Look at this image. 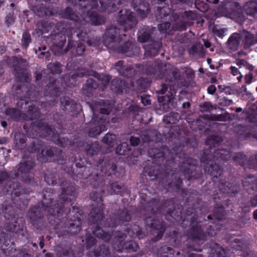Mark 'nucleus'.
Returning a JSON list of instances; mask_svg holds the SVG:
<instances>
[{
	"mask_svg": "<svg viewBox=\"0 0 257 257\" xmlns=\"http://www.w3.org/2000/svg\"><path fill=\"white\" fill-rule=\"evenodd\" d=\"M96 75V72L85 68H80L76 70L75 73L71 76L72 78H75V77H83L87 76H93Z\"/></svg>",
	"mask_w": 257,
	"mask_h": 257,
	"instance_id": "52",
	"label": "nucleus"
},
{
	"mask_svg": "<svg viewBox=\"0 0 257 257\" xmlns=\"http://www.w3.org/2000/svg\"><path fill=\"white\" fill-rule=\"evenodd\" d=\"M138 14L142 18H146L150 11V5L146 1L139 5L138 7L135 10Z\"/></svg>",
	"mask_w": 257,
	"mask_h": 257,
	"instance_id": "51",
	"label": "nucleus"
},
{
	"mask_svg": "<svg viewBox=\"0 0 257 257\" xmlns=\"http://www.w3.org/2000/svg\"><path fill=\"white\" fill-rule=\"evenodd\" d=\"M85 23L82 21H80L79 24H75L76 29L72 32V34L76 36L81 41L86 42L89 36L87 33V30L83 26Z\"/></svg>",
	"mask_w": 257,
	"mask_h": 257,
	"instance_id": "32",
	"label": "nucleus"
},
{
	"mask_svg": "<svg viewBox=\"0 0 257 257\" xmlns=\"http://www.w3.org/2000/svg\"><path fill=\"white\" fill-rule=\"evenodd\" d=\"M63 15L64 18L75 22L76 24H78L80 21H81L77 14L73 11L72 8L69 7L65 9Z\"/></svg>",
	"mask_w": 257,
	"mask_h": 257,
	"instance_id": "55",
	"label": "nucleus"
},
{
	"mask_svg": "<svg viewBox=\"0 0 257 257\" xmlns=\"http://www.w3.org/2000/svg\"><path fill=\"white\" fill-rule=\"evenodd\" d=\"M123 189H124L123 186L117 182H113L109 186L106 187L107 191L110 194H119Z\"/></svg>",
	"mask_w": 257,
	"mask_h": 257,
	"instance_id": "64",
	"label": "nucleus"
},
{
	"mask_svg": "<svg viewBox=\"0 0 257 257\" xmlns=\"http://www.w3.org/2000/svg\"><path fill=\"white\" fill-rule=\"evenodd\" d=\"M122 36L125 37V34H120L119 30L115 26H111L108 28L105 33L104 44L109 47H113L116 43L122 40Z\"/></svg>",
	"mask_w": 257,
	"mask_h": 257,
	"instance_id": "18",
	"label": "nucleus"
},
{
	"mask_svg": "<svg viewBox=\"0 0 257 257\" xmlns=\"http://www.w3.org/2000/svg\"><path fill=\"white\" fill-rule=\"evenodd\" d=\"M186 216L182 222V226L186 227L189 225V229L185 232L186 235L193 240H204L206 233L202 228L201 221H197V215L195 209L192 207L188 208L186 211Z\"/></svg>",
	"mask_w": 257,
	"mask_h": 257,
	"instance_id": "5",
	"label": "nucleus"
},
{
	"mask_svg": "<svg viewBox=\"0 0 257 257\" xmlns=\"http://www.w3.org/2000/svg\"><path fill=\"white\" fill-rule=\"evenodd\" d=\"M43 147V142L38 139H36L31 143L27 148V151L29 153L39 152L42 150Z\"/></svg>",
	"mask_w": 257,
	"mask_h": 257,
	"instance_id": "61",
	"label": "nucleus"
},
{
	"mask_svg": "<svg viewBox=\"0 0 257 257\" xmlns=\"http://www.w3.org/2000/svg\"><path fill=\"white\" fill-rule=\"evenodd\" d=\"M157 32L158 29L156 27L144 26L138 33V40L141 43L146 44L156 38Z\"/></svg>",
	"mask_w": 257,
	"mask_h": 257,
	"instance_id": "20",
	"label": "nucleus"
},
{
	"mask_svg": "<svg viewBox=\"0 0 257 257\" xmlns=\"http://www.w3.org/2000/svg\"><path fill=\"white\" fill-rule=\"evenodd\" d=\"M117 22L120 25L124 26V31L133 29L138 24V21L133 15V13L126 9L121 10L119 12Z\"/></svg>",
	"mask_w": 257,
	"mask_h": 257,
	"instance_id": "16",
	"label": "nucleus"
},
{
	"mask_svg": "<svg viewBox=\"0 0 257 257\" xmlns=\"http://www.w3.org/2000/svg\"><path fill=\"white\" fill-rule=\"evenodd\" d=\"M241 39V33H234L228 39L226 45L231 50H236L240 44Z\"/></svg>",
	"mask_w": 257,
	"mask_h": 257,
	"instance_id": "37",
	"label": "nucleus"
},
{
	"mask_svg": "<svg viewBox=\"0 0 257 257\" xmlns=\"http://www.w3.org/2000/svg\"><path fill=\"white\" fill-rule=\"evenodd\" d=\"M127 232L130 236L135 238L138 237L139 239L143 238L146 236L140 227L136 225H133L132 228L128 229Z\"/></svg>",
	"mask_w": 257,
	"mask_h": 257,
	"instance_id": "58",
	"label": "nucleus"
},
{
	"mask_svg": "<svg viewBox=\"0 0 257 257\" xmlns=\"http://www.w3.org/2000/svg\"><path fill=\"white\" fill-rule=\"evenodd\" d=\"M4 216L7 220L9 221V222L7 223L8 225L7 226L8 230L15 232L20 229V225H17V224L19 221L22 222L23 218L18 217L15 209L12 207L8 206L6 207Z\"/></svg>",
	"mask_w": 257,
	"mask_h": 257,
	"instance_id": "17",
	"label": "nucleus"
},
{
	"mask_svg": "<svg viewBox=\"0 0 257 257\" xmlns=\"http://www.w3.org/2000/svg\"><path fill=\"white\" fill-rule=\"evenodd\" d=\"M213 155L211 154V151L208 149H204L201 154L200 161L201 164H203L206 166L212 162V159H213Z\"/></svg>",
	"mask_w": 257,
	"mask_h": 257,
	"instance_id": "62",
	"label": "nucleus"
},
{
	"mask_svg": "<svg viewBox=\"0 0 257 257\" xmlns=\"http://www.w3.org/2000/svg\"><path fill=\"white\" fill-rule=\"evenodd\" d=\"M90 198L93 202L92 205L94 207L103 208L101 196L98 192L92 191L90 194Z\"/></svg>",
	"mask_w": 257,
	"mask_h": 257,
	"instance_id": "56",
	"label": "nucleus"
},
{
	"mask_svg": "<svg viewBox=\"0 0 257 257\" xmlns=\"http://www.w3.org/2000/svg\"><path fill=\"white\" fill-rule=\"evenodd\" d=\"M66 41V36L63 34H56L54 36V37L53 39V44L56 46V47L61 50V54L63 50L62 49Z\"/></svg>",
	"mask_w": 257,
	"mask_h": 257,
	"instance_id": "60",
	"label": "nucleus"
},
{
	"mask_svg": "<svg viewBox=\"0 0 257 257\" xmlns=\"http://www.w3.org/2000/svg\"><path fill=\"white\" fill-rule=\"evenodd\" d=\"M164 66L163 63L149 62L145 65L138 64L136 67L138 71H142L143 73L150 75L156 79H161L164 75Z\"/></svg>",
	"mask_w": 257,
	"mask_h": 257,
	"instance_id": "13",
	"label": "nucleus"
},
{
	"mask_svg": "<svg viewBox=\"0 0 257 257\" xmlns=\"http://www.w3.org/2000/svg\"><path fill=\"white\" fill-rule=\"evenodd\" d=\"M118 73L122 76L131 77L137 74V71L132 66L125 65L122 68H119Z\"/></svg>",
	"mask_w": 257,
	"mask_h": 257,
	"instance_id": "63",
	"label": "nucleus"
},
{
	"mask_svg": "<svg viewBox=\"0 0 257 257\" xmlns=\"http://www.w3.org/2000/svg\"><path fill=\"white\" fill-rule=\"evenodd\" d=\"M85 50V45L83 43L69 41L66 48L63 49L62 54L66 53L68 51L71 50L72 57H76L82 55Z\"/></svg>",
	"mask_w": 257,
	"mask_h": 257,
	"instance_id": "25",
	"label": "nucleus"
},
{
	"mask_svg": "<svg viewBox=\"0 0 257 257\" xmlns=\"http://www.w3.org/2000/svg\"><path fill=\"white\" fill-rule=\"evenodd\" d=\"M98 85L97 82L93 78H88L86 83L83 85L82 88V93L87 96H89L92 91L97 88Z\"/></svg>",
	"mask_w": 257,
	"mask_h": 257,
	"instance_id": "43",
	"label": "nucleus"
},
{
	"mask_svg": "<svg viewBox=\"0 0 257 257\" xmlns=\"http://www.w3.org/2000/svg\"><path fill=\"white\" fill-rule=\"evenodd\" d=\"M102 171L105 172H108L109 175L114 173L116 169V166L115 163V160L113 159L107 160V159L104 160V162L102 165Z\"/></svg>",
	"mask_w": 257,
	"mask_h": 257,
	"instance_id": "47",
	"label": "nucleus"
},
{
	"mask_svg": "<svg viewBox=\"0 0 257 257\" xmlns=\"http://www.w3.org/2000/svg\"><path fill=\"white\" fill-rule=\"evenodd\" d=\"M72 172L80 177L86 179L90 175L89 168L82 166L80 163H76L75 167H72Z\"/></svg>",
	"mask_w": 257,
	"mask_h": 257,
	"instance_id": "41",
	"label": "nucleus"
},
{
	"mask_svg": "<svg viewBox=\"0 0 257 257\" xmlns=\"http://www.w3.org/2000/svg\"><path fill=\"white\" fill-rule=\"evenodd\" d=\"M19 109H26V113H23V119L32 120L37 119L40 117V110L36 107L32 101H28L25 99L19 100L17 103Z\"/></svg>",
	"mask_w": 257,
	"mask_h": 257,
	"instance_id": "14",
	"label": "nucleus"
},
{
	"mask_svg": "<svg viewBox=\"0 0 257 257\" xmlns=\"http://www.w3.org/2000/svg\"><path fill=\"white\" fill-rule=\"evenodd\" d=\"M165 180L167 182H168V187L174 190L179 189L182 183L180 175L172 171L166 173Z\"/></svg>",
	"mask_w": 257,
	"mask_h": 257,
	"instance_id": "27",
	"label": "nucleus"
},
{
	"mask_svg": "<svg viewBox=\"0 0 257 257\" xmlns=\"http://www.w3.org/2000/svg\"><path fill=\"white\" fill-rule=\"evenodd\" d=\"M162 45V39L160 38H155L144 45L145 55L147 57H152L156 56Z\"/></svg>",
	"mask_w": 257,
	"mask_h": 257,
	"instance_id": "21",
	"label": "nucleus"
},
{
	"mask_svg": "<svg viewBox=\"0 0 257 257\" xmlns=\"http://www.w3.org/2000/svg\"><path fill=\"white\" fill-rule=\"evenodd\" d=\"M45 180L48 184H57L61 185L62 181L64 180L60 177L55 170L48 171L45 175Z\"/></svg>",
	"mask_w": 257,
	"mask_h": 257,
	"instance_id": "38",
	"label": "nucleus"
},
{
	"mask_svg": "<svg viewBox=\"0 0 257 257\" xmlns=\"http://www.w3.org/2000/svg\"><path fill=\"white\" fill-rule=\"evenodd\" d=\"M58 257H75L71 247L69 245L59 244L55 248Z\"/></svg>",
	"mask_w": 257,
	"mask_h": 257,
	"instance_id": "35",
	"label": "nucleus"
},
{
	"mask_svg": "<svg viewBox=\"0 0 257 257\" xmlns=\"http://www.w3.org/2000/svg\"><path fill=\"white\" fill-rule=\"evenodd\" d=\"M167 149L151 148L149 150L148 153L150 157L153 158V162L158 164H161L165 158V151Z\"/></svg>",
	"mask_w": 257,
	"mask_h": 257,
	"instance_id": "31",
	"label": "nucleus"
},
{
	"mask_svg": "<svg viewBox=\"0 0 257 257\" xmlns=\"http://www.w3.org/2000/svg\"><path fill=\"white\" fill-rule=\"evenodd\" d=\"M235 131L238 138L240 140L248 139L251 135L246 128L242 125H238L236 127Z\"/></svg>",
	"mask_w": 257,
	"mask_h": 257,
	"instance_id": "53",
	"label": "nucleus"
},
{
	"mask_svg": "<svg viewBox=\"0 0 257 257\" xmlns=\"http://www.w3.org/2000/svg\"><path fill=\"white\" fill-rule=\"evenodd\" d=\"M189 54L193 56L202 57L205 56L204 48L201 43L194 44L189 49Z\"/></svg>",
	"mask_w": 257,
	"mask_h": 257,
	"instance_id": "48",
	"label": "nucleus"
},
{
	"mask_svg": "<svg viewBox=\"0 0 257 257\" xmlns=\"http://www.w3.org/2000/svg\"><path fill=\"white\" fill-rule=\"evenodd\" d=\"M179 167L181 172L185 175H189L188 180L191 178L197 179L201 176L200 171L195 172L197 167V161L192 158H185Z\"/></svg>",
	"mask_w": 257,
	"mask_h": 257,
	"instance_id": "15",
	"label": "nucleus"
},
{
	"mask_svg": "<svg viewBox=\"0 0 257 257\" xmlns=\"http://www.w3.org/2000/svg\"><path fill=\"white\" fill-rule=\"evenodd\" d=\"M103 208L94 207L90 211L88 222L91 227L92 233L97 238L106 242H108L112 237L111 233L109 231L103 230L100 225L106 223V220H103L104 216L103 213Z\"/></svg>",
	"mask_w": 257,
	"mask_h": 257,
	"instance_id": "4",
	"label": "nucleus"
},
{
	"mask_svg": "<svg viewBox=\"0 0 257 257\" xmlns=\"http://www.w3.org/2000/svg\"><path fill=\"white\" fill-rule=\"evenodd\" d=\"M40 155L42 156L54 157L58 160L63 161L65 159V155L62 150L57 147L46 146L43 148V147Z\"/></svg>",
	"mask_w": 257,
	"mask_h": 257,
	"instance_id": "23",
	"label": "nucleus"
},
{
	"mask_svg": "<svg viewBox=\"0 0 257 257\" xmlns=\"http://www.w3.org/2000/svg\"><path fill=\"white\" fill-rule=\"evenodd\" d=\"M61 186L62 193H61L59 199L56 200L55 203V206L56 208L62 203V209L65 207L66 205H68L74 200L75 191L76 190L74 186L66 180L62 181L60 185Z\"/></svg>",
	"mask_w": 257,
	"mask_h": 257,
	"instance_id": "10",
	"label": "nucleus"
},
{
	"mask_svg": "<svg viewBox=\"0 0 257 257\" xmlns=\"http://www.w3.org/2000/svg\"><path fill=\"white\" fill-rule=\"evenodd\" d=\"M7 63L14 69V73L18 80L21 82H28L30 79V74L27 68L29 63L27 60L20 56H13L9 58Z\"/></svg>",
	"mask_w": 257,
	"mask_h": 257,
	"instance_id": "6",
	"label": "nucleus"
},
{
	"mask_svg": "<svg viewBox=\"0 0 257 257\" xmlns=\"http://www.w3.org/2000/svg\"><path fill=\"white\" fill-rule=\"evenodd\" d=\"M117 50L119 53L124 54L127 57H132L139 54L140 48L128 41L118 47Z\"/></svg>",
	"mask_w": 257,
	"mask_h": 257,
	"instance_id": "26",
	"label": "nucleus"
},
{
	"mask_svg": "<svg viewBox=\"0 0 257 257\" xmlns=\"http://www.w3.org/2000/svg\"><path fill=\"white\" fill-rule=\"evenodd\" d=\"M140 137L143 143L147 144L151 142H160L162 140V136L156 130H145L142 131Z\"/></svg>",
	"mask_w": 257,
	"mask_h": 257,
	"instance_id": "22",
	"label": "nucleus"
},
{
	"mask_svg": "<svg viewBox=\"0 0 257 257\" xmlns=\"http://www.w3.org/2000/svg\"><path fill=\"white\" fill-rule=\"evenodd\" d=\"M158 199L153 198L145 207L144 215L145 216L146 225L154 230V234L156 235L153 238V241L156 242L160 239L164 233L165 228L162 221L156 218L155 213L160 210L162 213H166V219L170 221L172 218L178 220L181 218V211L178 212L175 209L174 203L172 200L166 201L160 209L158 208Z\"/></svg>",
	"mask_w": 257,
	"mask_h": 257,
	"instance_id": "1",
	"label": "nucleus"
},
{
	"mask_svg": "<svg viewBox=\"0 0 257 257\" xmlns=\"http://www.w3.org/2000/svg\"><path fill=\"white\" fill-rule=\"evenodd\" d=\"M19 165V167L17 173V176L27 184H35L33 175L30 172L35 165V162L31 155H24L22 162Z\"/></svg>",
	"mask_w": 257,
	"mask_h": 257,
	"instance_id": "8",
	"label": "nucleus"
},
{
	"mask_svg": "<svg viewBox=\"0 0 257 257\" xmlns=\"http://www.w3.org/2000/svg\"><path fill=\"white\" fill-rule=\"evenodd\" d=\"M82 20L84 23L90 22L94 25H100L105 22L104 17L100 16L97 13L94 12L86 11V13L82 15Z\"/></svg>",
	"mask_w": 257,
	"mask_h": 257,
	"instance_id": "28",
	"label": "nucleus"
},
{
	"mask_svg": "<svg viewBox=\"0 0 257 257\" xmlns=\"http://www.w3.org/2000/svg\"><path fill=\"white\" fill-rule=\"evenodd\" d=\"M5 189L7 192H10L12 195L16 197L26 193V190L22 188L19 182L15 180L8 181L5 187Z\"/></svg>",
	"mask_w": 257,
	"mask_h": 257,
	"instance_id": "29",
	"label": "nucleus"
},
{
	"mask_svg": "<svg viewBox=\"0 0 257 257\" xmlns=\"http://www.w3.org/2000/svg\"><path fill=\"white\" fill-rule=\"evenodd\" d=\"M192 14L191 12H184L181 15V18L179 21L173 24L172 29L175 31H183L186 29V24L189 21V18Z\"/></svg>",
	"mask_w": 257,
	"mask_h": 257,
	"instance_id": "33",
	"label": "nucleus"
},
{
	"mask_svg": "<svg viewBox=\"0 0 257 257\" xmlns=\"http://www.w3.org/2000/svg\"><path fill=\"white\" fill-rule=\"evenodd\" d=\"M28 215L30 222L35 231L41 232L47 229V221L40 207L34 206L31 208L28 212Z\"/></svg>",
	"mask_w": 257,
	"mask_h": 257,
	"instance_id": "9",
	"label": "nucleus"
},
{
	"mask_svg": "<svg viewBox=\"0 0 257 257\" xmlns=\"http://www.w3.org/2000/svg\"><path fill=\"white\" fill-rule=\"evenodd\" d=\"M62 204L57 207L56 213L52 208L49 209L47 214L48 221L58 233L65 235L70 233L71 235L78 233L80 230L81 220L78 217H75L74 220L68 221L67 223L64 219L60 220Z\"/></svg>",
	"mask_w": 257,
	"mask_h": 257,
	"instance_id": "3",
	"label": "nucleus"
},
{
	"mask_svg": "<svg viewBox=\"0 0 257 257\" xmlns=\"http://www.w3.org/2000/svg\"><path fill=\"white\" fill-rule=\"evenodd\" d=\"M164 78L166 84H162L158 92L162 95L158 96V100L160 103V109L167 112L177 107L175 102L176 89L175 86H178V80L180 77L179 70L170 64H165Z\"/></svg>",
	"mask_w": 257,
	"mask_h": 257,
	"instance_id": "2",
	"label": "nucleus"
},
{
	"mask_svg": "<svg viewBox=\"0 0 257 257\" xmlns=\"http://www.w3.org/2000/svg\"><path fill=\"white\" fill-rule=\"evenodd\" d=\"M32 11L40 18H44L51 15V11L43 4L34 5L32 8Z\"/></svg>",
	"mask_w": 257,
	"mask_h": 257,
	"instance_id": "42",
	"label": "nucleus"
},
{
	"mask_svg": "<svg viewBox=\"0 0 257 257\" xmlns=\"http://www.w3.org/2000/svg\"><path fill=\"white\" fill-rule=\"evenodd\" d=\"M53 189L50 188H47L44 189L43 191V200L42 201V205L45 209L48 208L47 212L50 208H52L54 210V212L56 213L57 208L55 205H50L53 199ZM55 205V204H54Z\"/></svg>",
	"mask_w": 257,
	"mask_h": 257,
	"instance_id": "30",
	"label": "nucleus"
},
{
	"mask_svg": "<svg viewBox=\"0 0 257 257\" xmlns=\"http://www.w3.org/2000/svg\"><path fill=\"white\" fill-rule=\"evenodd\" d=\"M13 95L20 100L23 99V98L27 97L31 95L30 92L27 91V87L24 86H19L13 90Z\"/></svg>",
	"mask_w": 257,
	"mask_h": 257,
	"instance_id": "50",
	"label": "nucleus"
},
{
	"mask_svg": "<svg viewBox=\"0 0 257 257\" xmlns=\"http://www.w3.org/2000/svg\"><path fill=\"white\" fill-rule=\"evenodd\" d=\"M127 83L123 79L115 78L113 79L110 83L111 90L116 93H121L127 87Z\"/></svg>",
	"mask_w": 257,
	"mask_h": 257,
	"instance_id": "34",
	"label": "nucleus"
},
{
	"mask_svg": "<svg viewBox=\"0 0 257 257\" xmlns=\"http://www.w3.org/2000/svg\"><path fill=\"white\" fill-rule=\"evenodd\" d=\"M37 132L42 137L52 141L56 144L62 147H66L70 142L67 138L60 136L55 132L53 127L49 126L47 123L39 121L36 124Z\"/></svg>",
	"mask_w": 257,
	"mask_h": 257,
	"instance_id": "7",
	"label": "nucleus"
},
{
	"mask_svg": "<svg viewBox=\"0 0 257 257\" xmlns=\"http://www.w3.org/2000/svg\"><path fill=\"white\" fill-rule=\"evenodd\" d=\"M5 112L9 117V118L12 120L19 121L23 119V113H22L19 109L9 108L6 109L5 110Z\"/></svg>",
	"mask_w": 257,
	"mask_h": 257,
	"instance_id": "44",
	"label": "nucleus"
},
{
	"mask_svg": "<svg viewBox=\"0 0 257 257\" xmlns=\"http://www.w3.org/2000/svg\"><path fill=\"white\" fill-rule=\"evenodd\" d=\"M95 257H110V251L108 246L102 244L94 251Z\"/></svg>",
	"mask_w": 257,
	"mask_h": 257,
	"instance_id": "54",
	"label": "nucleus"
},
{
	"mask_svg": "<svg viewBox=\"0 0 257 257\" xmlns=\"http://www.w3.org/2000/svg\"><path fill=\"white\" fill-rule=\"evenodd\" d=\"M126 235L120 231H116L114 234L112 244L114 249L121 252L123 249H132L134 251H137L139 249L138 244L135 241L131 240L125 242Z\"/></svg>",
	"mask_w": 257,
	"mask_h": 257,
	"instance_id": "11",
	"label": "nucleus"
},
{
	"mask_svg": "<svg viewBox=\"0 0 257 257\" xmlns=\"http://www.w3.org/2000/svg\"><path fill=\"white\" fill-rule=\"evenodd\" d=\"M60 107L66 112H74L78 111L79 105L68 96H62L60 98Z\"/></svg>",
	"mask_w": 257,
	"mask_h": 257,
	"instance_id": "24",
	"label": "nucleus"
},
{
	"mask_svg": "<svg viewBox=\"0 0 257 257\" xmlns=\"http://www.w3.org/2000/svg\"><path fill=\"white\" fill-rule=\"evenodd\" d=\"M26 137L19 132L16 133L14 138L15 148L18 150H23L26 146Z\"/></svg>",
	"mask_w": 257,
	"mask_h": 257,
	"instance_id": "45",
	"label": "nucleus"
},
{
	"mask_svg": "<svg viewBox=\"0 0 257 257\" xmlns=\"http://www.w3.org/2000/svg\"><path fill=\"white\" fill-rule=\"evenodd\" d=\"M58 84L59 82L57 80L51 79L45 88V94H50L51 96L58 95L61 91V88L59 87Z\"/></svg>",
	"mask_w": 257,
	"mask_h": 257,
	"instance_id": "36",
	"label": "nucleus"
},
{
	"mask_svg": "<svg viewBox=\"0 0 257 257\" xmlns=\"http://www.w3.org/2000/svg\"><path fill=\"white\" fill-rule=\"evenodd\" d=\"M231 158L228 151L224 149H218L213 152V159H220L224 161L229 160Z\"/></svg>",
	"mask_w": 257,
	"mask_h": 257,
	"instance_id": "49",
	"label": "nucleus"
},
{
	"mask_svg": "<svg viewBox=\"0 0 257 257\" xmlns=\"http://www.w3.org/2000/svg\"><path fill=\"white\" fill-rule=\"evenodd\" d=\"M241 38H244L243 42L245 48H249L250 46L256 44L255 36L247 31H244L241 32Z\"/></svg>",
	"mask_w": 257,
	"mask_h": 257,
	"instance_id": "46",
	"label": "nucleus"
},
{
	"mask_svg": "<svg viewBox=\"0 0 257 257\" xmlns=\"http://www.w3.org/2000/svg\"><path fill=\"white\" fill-rule=\"evenodd\" d=\"M112 217L115 219L114 221H112L111 218L106 219V223L104 224V228L113 227L118 223L128 222L132 219L131 214L126 209L116 211L113 213Z\"/></svg>",
	"mask_w": 257,
	"mask_h": 257,
	"instance_id": "19",
	"label": "nucleus"
},
{
	"mask_svg": "<svg viewBox=\"0 0 257 257\" xmlns=\"http://www.w3.org/2000/svg\"><path fill=\"white\" fill-rule=\"evenodd\" d=\"M214 160L213 159L212 162L209 164V166H205L204 170L208 174L217 178L221 175L222 171L220 167L214 162Z\"/></svg>",
	"mask_w": 257,
	"mask_h": 257,
	"instance_id": "39",
	"label": "nucleus"
},
{
	"mask_svg": "<svg viewBox=\"0 0 257 257\" xmlns=\"http://www.w3.org/2000/svg\"><path fill=\"white\" fill-rule=\"evenodd\" d=\"M235 115L227 112L220 114H211L210 119L215 121H226L234 119Z\"/></svg>",
	"mask_w": 257,
	"mask_h": 257,
	"instance_id": "57",
	"label": "nucleus"
},
{
	"mask_svg": "<svg viewBox=\"0 0 257 257\" xmlns=\"http://www.w3.org/2000/svg\"><path fill=\"white\" fill-rule=\"evenodd\" d=\"M84 148L87 155L89 156L97 154L99 150L98 144L96 142L90 144L87 143Z\"/></svg>",
	"mask_w": 257,
	"mask_h": 257,
	"instance_id": "59",
	"label": "nucleus"
},
{
	"mask_svg": "<svg viewBox=\"0 0 257 257\" xmlns=\"http://www.w3.org/2000/svg\"><path fill=\"white\" fill-rule=\"evenodd\" d=\"M73 5L80 9H86L87 11L98 7L97 0H77L76 4Z\"/></svg>",
	"mask_w": 257,
	"mask_h": 257,
	"instance_id": "40",
	"label": "nucleus"
},
{
	"mask_svg": "<svg viewBox=\"0 0 257 257\" xmlns=\"http://www.w3.org/2000/svg\"><path fill=\"white\" fill-rule=\"evenodd\" d=\"M91 110L93 116L90 121L91 123H95L99 120L102 119L101 117L98 116V113L102 114H109L112 111V104L109 101L100 99L91 105Z\"/></svg>",
	"mask_w": 257,
	"mask_h": 257,
	"instance_id": "12",
	"label": "nucleus"
}]
</instances>
